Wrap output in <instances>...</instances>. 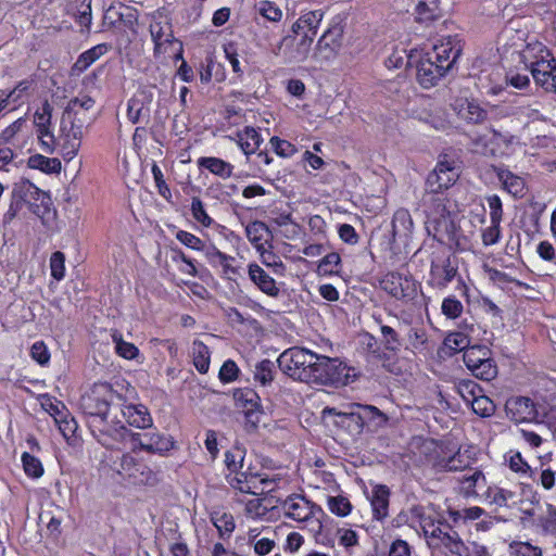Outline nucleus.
<instances>
[{"label":"nucleus","mask_w":556,"mask_h":556,"mask_svg":"<svg viewBox=\"0 0 556 556\" xmlns=\"http://www.w3.org/2000/svg\"><path fill=\"white\" fill-rule=\"evenodd\" d=\"M123 402L125 397L108 382L94 383L80 397L79 407L89 418L91 433L104 446H111L125 437L127 428L119 418Z\"/></svg>","instance_id":"f257e3e1"},{"label":"nucleus","mask_w":556,"mask_h":556,"mask_svg":"<svg viewBox=\"0 0 556 556\" xmlns=\"http://www.w3.org/2000/svg\"><path fill=\"white\" fill-rule=\"evenodd\" d=\"M313 352L293 346L282 352L277 358L279 369L294 380L305 382L307 376V368L313 361Z\"/></svg>","instance_id":"f03ea898"},{"label":"nucleus","mask_w":556,"mask_h":556,"mask_svg":"<svg viewBox=\"0 0 556 556\" xmlns=\"http://www.w3.org/2000/svg\"><path fill=\"white\" fill-rule=\"evenodd\" d=\"M323 12L319 10L309 11L303 14L293 25L292 33L299 39L296 43L298 56L303 60L307 56L317 29L323 18Z\"/></svg>","instance_id":"7ed1b4c3"},{"label":"nucleus","mask_w":556,"mask_h":556,"mask_svg":"<svg viewBox=\"0 0 556 556\" xmlns=\"http://www.w3.org/2000/svg\"><path fill=\"white\" fill-rule=\"evenodd\" d=\"M12 193L13 197L18 198L24 204H27L29 211L37 216L45 214L51 204L50 197L29 180L16 182Z\"/></svg>","instance_id":"20e7f679"},{"label":"nucleus","mask_w":556,"mask_h":556,"mask_svg":"<svg viewBox=\"0 0 556 556\" xmlns=\"http://www.w3.org/2000/svg\"><path fill=\"white\" fill-rule=\"evenodd\" d=\"M507 417L516 424L540 422L543 418L541 407L528 396H511L505 403Z\"/></svg>","instance_id":"39448f33"},{"label":"nucleus","mask_w":556,"mask_h":556,"mask_svg":"<svg viewBox=\"0 0 556 556\" xmlns=\"http://www.w3.org/2000/svg\"><path fill=\"white\" fill-rule=\"evenodd\" d=\"M232 397L236 406L243 409L247 424L256 429L263 414L258 394L250 388H239L233 390Z\"/></svg>","instance_id":"423d86ee"},{"label":"nucleus","mask_w":556,"mask_h":556,"mask_svg":"<svg viewBox=\"0 0 556 556\" xmlns=\"http://www.w3.org/2000/svg\"><path fill=\"white\" fill-rule=\"evenodd\" d=\"M117 472L135 484L153 485L157 482L156 475L147 465L138 463L130 454H124L121 457Z\"/></svg>","instance_id":"0eeeda50"},{"label":"nucleus","mask_w":556,"mask_h":556,"mask_svg":"<svg viewBox=\"0 0 556 556\" xmlns=\"http://www.w3.org/2000/svg\"><path fill=\"white\" fill-rule=\"evenodd\" d=\"M463 52V41L458 35L446 36L433 46L432 52H428L438 64L448 65V72L453 70Z\"/></svg>","instance_id":"6e6552de"},{"label":"nucleus","mask_w":556,"mask_h":556,"mask_svg":"<svg viewBox=\"0 0 556 556\" xmlns=\"http://www.w3.org/2000/svg\"><path fill=\"white\" fill-rule=\"evenodd\" d=\"M323 418L327 416L333 417L332 425L341 432L350 437H358L363 433V429L358 421V416L351 404L348 405L345 410H339L336 407H325L321 412Z\"/></svg>","instance_id":"1a4fd4ad"},{"label":"nucleus","mask_w":556,"mask_h":556,"mask_svg":"<svg viewBox=\"0 0 556 556\" xmlns=\"http://www.w3.org/2000/svg\"><path fill=\"white\" fill-rule=\"evenodd\" d=\"M432 530L424 527L425 535L432 541L438 540L452 554L463 556L466 547L457 531L453 530L448 523L439 522V526L431 523Z\"/></svg>","instance_id":"9d476101"},{"label":"nucleus","mask_w":556,"mask_h":556,"mask_svg":"<svg viewBox=\"0 0 556 556\" xmlns=\"http://www.w3.org/2000/svg\"><path fill=\"white\" fill-rule=\"evenodd\" d=\"M317 380L315 383L323 386H336L343 383L348 377L346 366L338 358H330L321 355L320 362L317 364Z\"/></svg>","instance_id":"9b49d317"},{"label":"nucleus","mask_w":556,"mask_h":556,"mask_svg":"<svg viewBox=\"0 0 556 556\" xmlns=\"http://www.w3.org/2000/svg\"><path fill=\"white\" fill-rule=\"evenodd\" d=\"M457 177L458 174L450 162L440 161L427 177V190L431 193H439L450 188L456 181Z\"/></svg>","instance_id":"f8f14e48"},{"label":"nucleus","mask_w":556,"mask_h":556,"mask_svg":"<svg viewBox=\"0 0 556 556\" xmlns=\"http://www.w3.org/2000/svg\"><path fill=\"white\" fill-rule=\"evenodd\" d=\"M448 73V65L438 64L428 53L417 64V80L424 88L435 86Z\"/></svg>","instance_id":"ddd939ff"},{"label":"nucleus","mask_w":556,"mask_h":556,"mask_svg":"<svg viewBox=\"0 0 556 556\" xmlns=\"http://www.w3.org/2000/svg\"><path fill=\"white\" fill-rule=\"evenodd\" d=\"M343 33V26L340 23L330 26L319 38L316 54L324 60L333 59L342 47Z\"/></svg>","instance_id":"4468645a"},{"label":"nucleus","mask_w":556,"mask_h":556,"mask_svg":"<svg viewBox=\"0 0 556 556\" xmlns=\"http://www.w3.org/2000/svg\"><path fill=\"white\" fill-rule=\"evenodd\" d=\"M282 509L287 517L296 521H305L315 513V510H321L318 505L307 501L304 496L296 494H292L283 501Z\"/></svg>","instance_id":"2eb2a0df"},{"label":"nucleus","mask_w":556,"mask_h":556,"mask_svg":"<svg viewBox=\"0 0 556 556\" xmlns=\"http://www.w3.org/2000/svg\"><path fill=\"white\" fill-rule=\"evenodd\" d=\"M119 418L124 421V426L128 424L131 427L146 429L151 427L152 417L148 408L142 404H126L123 402V406H119Z\"/></svg>","instance_id":"dca6fc26"},{"label":"nucleus","mask_w":556,"mask_h":556,"mask_svg":"<svg viewBox=\"0 0 556 556\" xmlns=\"http://www.w3.org/2000/svg\"><path fill=\"white\" fill-rule=\"evenodd\" d=\"M153 100L151 89L140 88L127 103V117L132 124H137L143 117H149V104Z\"/></svg>","instance_id":"f3484780"},{"label":"nucleus","mask_w":556,"mask_h":556,"mask_svg":"<svg viewBox=\"0 0 556 556\" xmlns=\"http://www.w3.org/2000/svg\"><path fill=\"white\" fill-rule=\"evenodd\" d=\"M112 14L116 15V20L111 21V27H117V23H119L125 28L136 34V26L138 24V11L135 8L124 5L122 3L118 4V8L111 5L104 15V18L111 20L113 17Z\"/></svg>","instance_id":"a211bd4d"},{"label":"nucleus","mask_w":556,"mask_h":556,"mask_svg":"<svg viewBox=\"0 0 556 556\" xmlns=\"http://www.w3.org/2000/svg\"><path fill=\"white\" fill-rule=\"evenodd\" d=\"M351 408L354 409L359 417L358 421L363 430L368 422H374L376 427H384L389 421V417L374 405L351 403Z\"/></svg>","instance_id":"6ab92c4d"},{"label":"nucleus","mask_w":556,"mask_h":556,"mask_svg":"<svg viewBox=\"0 0 556 556\" xmlns=\"http://www.w3.org/2000/svg\"><path fill=\"white\" fill-rule=\"evenodd\" d=\"M249 277L257 286V288L269 296L276 298L279 295V288L274 278H271L260 265H249Z\"/></svg>","instance_id":"aec40b11"},{"label":"nucleus","mask_w":556,"mask_h":556,"mask_svg":"<svg viewBox=\"0 0 556 556\" xmlns=\"http://www.w3.org/2000/svg\"><path fill=\"white\" fill-rule=\"evenodd\" d=\"M139 445L147 452L162 454L174 447V441L159 432H148L140 437Z\"/></svg>","instance_id":"412c9836"},{"label":"nucleus","mask_w":556,"mask_h":556,"mask_svg":"<svg viewBox=\"0 0 556 556\" xmlns=\"http://www.w3.org/2000/svg\"><path fill=\"white\" fill-rule=\"evenodd\" d=\"M390 490L387 485L378 484L372 490L371 507L374 518L382 520L388 516Z\"/></svg>","instance_id":"4be33fe9"},{"label":"nucleus","mask_w":556,"mask_h":556,"mask_svg":"<svg viewBox=\"0 0 556 556\" xmlns=\"http://www.w3.org/2000/svg\"><path fill=\"white\" fill-rule=\"evenodd\" d=\"M197 164L200 168H205L222 179H227L232 175L233 166L219 157L202 156L197 161Z\"/></svg>","instance_id":"5701e85b"},{"label":"nucleus","mask_w":556,"mask_h":556,"mask_svg":"<svg viewBox=\"0 0 556 556\" xmlns=\"http://www.w3.org/2000/svg\"><path fill=\"white\" fill-rule=\"evenodd\" d=\"M458 114L464 121L475 125L482 124L488 118V112L475 100H466L465 103L460 105Z\"/></svg>","instance_id":"b1692460"},{"label":"nucleus","mask_w":556,"mask_h":556,"mask_svg":"<svg viewBox=\"0 0 556 556\" xmlns=\"http://www.w3.org/2000/svg\"><path fill=\"white\" fill-rule=\"evenodd\" d=\"M485 498L491 505L497 507H511L516 504V493L500 486H489Z\"/></svg>","instance_id":"393cba45"},{"label":"nucleus","mask_w":556,"mask_h":556,"mask_svg":"<svg viewBox=\"0 0 556 556\" xmlns=\"http://www.w3.org/2000/svg\"><path fill=\"white\" fill-rule=\"evenodd\" d=\"M238 138L239 146L248 157L255 153L263 142L260 132L250 126H247L242 131L238 132Z\"/></svg>","instance_id":"a878e982"},{"label":"nucleus","mask_w":556,"mask_h":556,"mask_svg":"<svg viewBox=\"0 0 556 556\" xmlns=\"http://www.w3.org/2000/svg\"><path fill=\"white\" fill-rule=\"evenodd\" d=\"M416 22L429 24L437 21L442 16L439 0H431L430 2L420 1L416 5Z\"/></svg>","instance_id":"bb28decb"},{"label":"nucleus","mask_w":556,"mask_h":556,"mask_svg":"<svg viewBox=\"0 0 556 556\" xmlns=\"http://www.w3.org/2000/svg\"><path fill=\"white\" fill-rule=\"evenodd\" d=\"M27 165L46 174H59L62 168L61 161L56 157H47L41 154L29 156Z\"/></svg>","instance_id":"cd10ccee"},{"label":"nucleus","mask_w":556,"mask_h":556,"mask_svg":"<svg viewBox=\"0 0 556 556\" xmlns=\"http://www.w3.org/2000/svg\"><path fill=\"white\" fill-rule=\"evenodd\" d=\"M110 49V46L106 43H100L91 49L83 52L77 61L74 64V70L78 72L86 71L93 62H96L100 56L104 55Z\"/></svg>","instance_id":"c85d7f7f"},{"label":"nucleus","mask_w":556,"mask_h":556,"mask_svg":"<svg viewBox=\"0 0 556 556\" xmlns=\"http://www.w3.org/2000/svg\"><path fill=\"white\" fill-rule=\"evenodd\" d=\"M457 275V268L451 265L450 258L444 262L442 267L435 265L431 267V276L435 287L444 289Z\"/></svg>","instance_id":"c756f323"},{"label":"nucleus","mask_w":556,"mask_h":556,"mask_svg":"<svg viewBox=\"0 0 556 556\" xmlns=\"http://www.w3.org/2000/svg\"><path fill=\"white\" fill-rule=\"evenodd\" d=\"M497 177L504 188L515 197H522L525 191V181L521 177L513 174L508 169H500Z\"/></svg>","instance_id":"7c9ffc66"},{"label":"nucleus","mask_w":556,"mask_h":556,"mask_svg":"<svg viewBox=\"0 0 556 556\" xmlns=\"http://www.w3.org/2000/svg\"><path fill=\"white\" fill-rule=\"evenodd\" d=\"M150 33L154 42V52L162 53V47L165 43H172L174 36L168 25L153 23L150 25Z\"/></svg>","instance_id":"2f4dec72"},{"label":"nucleus","mask_w":556,"mask_h":556,"mask_svg":"<svg viewBox=\"0 0 556 556\" xmlns=\"http://www.w3.org/2000/svg\"><path fill=\"white\" fill-rule=\"evenodd\" d=\"M492 355L491 350L485 345H472L466 349L463 355L466 367L470 370L478 364L486 361Z\"/></svg>","instance_id":"473e14b6"},{"label":"nucleus","mask_w":556,"mask_h":556,"mask_svg":"<svg viewBox=\"0 0 556 556\" xmlns=\"http://www.w3.org/2000/svg\"><path fill=\"white\" fill-rule=\"evenodd\" d=\"M555 60H541L533 64L531 68V74L535 83L542 87H544L552 75V72L555 67Z\"/></svg>","instance_id":"72a5a7b5"},{"label":"nucleus","mask_w":556,"mask_h":556,"mask_svg":"<svg viewBox=\"0 0 556 556\" xmlns=\"http://www.w3.org/2000/svg\"><path fill=\"white\" fill-rule=\"evenodd\" d=\"M193 364L201 374H206L210 368V351L201 341H194L192 344Z\"/></svg>","instance_id":"f704fd0d"},{"label":"nucleus","mask_w":556,"mask_h":556,"mask_svg":"<svg viewBox=\"0 0 556 556\" xmlns=\"http://www.w3.org/2000/svg\"><path fill=\"white\" fill-rule=\"evenodd\" d=\"M483 270L488 275L489 279L501 289H505L507 283H515L516 286L521 288H529L527 283L510 277L504 271L492 268L488 264L483 265Z\"/></svg>","instance_id":"c9c22d12"},{"label":"nucleus","mask_w":556,"mask_h":556,"mask_svg":"<svg viewBox=\"0 0 556 556\" xmlns=\"http://www.w3.org/2000/svg\"><path fill=\"white\" fill-rule=\"evenodd\" d=\"M413 222L407 210H397L392 219L393 236H407Z\"/></svg>","instance_id":"e433bc0d"},{"label":"nucleus","mask_w":556,"mask_h":556,"mask_svg":"<svg viewBox=\"0 0 556 556\" xmlns=\"http://www.w3.org/2000/svg\"><path fill=\"white\" fill-rule=\"evenodd\" d=\"M418 286V282L412 277L402 275L396 300L404 302L413 301L417 296Z\"/></svg>","instance_id":"4c0bfd02"},{"label":"nucleus","mask_w":556,"mask_h":556,"mask_svg":"<svg viewBox=\"0 0 556 556\" xmlns=\"http://www.w3.org/2000/svg\"><path fill=\"white\" fill-rule=\"evenodd\" d=\"M469 404L473 413L481 417H490L495 413V405L493 401L482 392L479 393V395H477Z\"/></svg>","instance_id":"58836bf2"},{"label":"nucleus","mask_w":556,"mask_h":556,"mask_svg":"<svg viewBox=\"0 0 556 556\" xmlns=\"http://www.w3.org/2000/svg\"><path fill=\"white\" fill-rule=\"evenodd\" d=\"M472 375L481 380L491 381L497 376V366L492 356L480 364L477 367L470 369Z\"/></svg>","instance_id":"ea45409f"},{"label":"nucleus","mask_w":556,"mask_h":556,"mask_svg":"<svg viewBox=\"0 0 556 556\" xmlns=\"http://www.w3.org/2000/svg\"><path fill=\"white\" fill-rule=\"evenodd\" d=\"M236 476L228 477V483L233 488L239 490L242 493H249V494H256L253 489H256L257 485L251 483V480L249 479L248 471H242V469L237 470L235 472Z\"/></svg>","instance_id":"a19ab883"},{"label":"nucleus","mask_w":556,"mask_h":556,"mask_svg":"<svg viewBox=\"0 0 556 556\" xmlns=\"http://www.w3.org/2000/svg\"><path fill=\"white\" fill-rule=\"evenodd\" d=\"M275 363L269 359H263L255 366L254 378L256 381L266 386L274 380Z\"/></svg>","instance_id":"79ce46f5"},{"label":"nucleus","mask_w":556,"mask_h":556,"mask_svg":"<svg viewBox=\"0 0 556 556\" xmlns=\"http://www.w3.org/2000/svg\"><path fill=\"white\" fill-rule=\"evenodd\" d=\"M382 343L386 350L396 353L401 350L402 341L395 329L390 326H381Z\"/></svg>","instance_id":"37998d69"},{"label":"nucleus","mask_w":556,"mask_h":556,"mask_svg":"<svg viewBox=\"0 0 556 556\" xmlns=\"http://www.w3.org/2000/svg\"><path fill=\"white\" fill-rule=\"evenodd\" d=\"M444 344L454 352L463 351L469 348L470 338L467 332L455 331L451 332L445 339Z\"/></svg>","instance_id":"c03bdc74"},{"label":"nucleus","mask_w":556,"mask_h":556,"mask_svg":"<svg viewBox=\"0 0 556 556\" xmlns=\"http://www.w3.org/2000/svg\"><path fill=\"white\" fill-rule=\"evenodd\" d=\"M456 389L458 394L467 404L479 395V393L483 392L482 388L470 379L459 381Z\"/></svg>","instance_id":"a18cd8bd"},{"label":"nucleus","mask_w":556,"mask_h":556,"mask_svg":"<svg viewBox=\"0 0 556 556\" xmlns=\"http://www.w3.org/2000/svg\"><path fill=\"white\" fill-rule=\"evenodd\" d=\"M267 232H270L268 226L261 220H254L245 227V235L254 245H257L264 239V233Z\"/></svg>","instance_id":"49530a36"},{"label":"nucleus","mask_w":556,"mask_h":556,"mask_svg":"<svg viewBox=\"0 0 556 556\" xmlns=\"http://www.w3.org/2000/svg\"><path fill=\"white\" fill-rule=\"evenodd\" d=\"M22 463L25 473L28 477L40 478L43 475V467L41 462L37 457L30 455L29 453H23Z\"/></svg>","instance_id":"de8ad7c7"},{"label":"nucleus","mask_w":556,"mask_h":556,"mask_svg":"<svg viewBox=\"0 0 556 556\" xmlns=\"http://www.w3.org/2000/svg\"><path fill=\"white\" fill-rule=\"evenodd\" d=\"M328 506L331 513L340 517L348 516L352 509L350 501L342 495L329 496Z\"/></svg>","instance_id":"09e8293b"},{"label":"nucleus","mask_w":556,"mask_h":556,"mask_svg":"<svg viewBox=\"0 0 556 556\" xmlns=\"http://www.w3.org/2000/svg\"><path fill=\"white\" fill-rule=\"evenodd\" d=\"M61 121L70 126V129H74L79 132H84V128L87 125V118L85 112H63Z\"/></svg>","instance_id":"8fccbe9b"},{"label":"nucleus","mask_w":556,"mask_h":556,"mask_svg":"<svg viewBox=\"0 0 556 556\" xmlns=\"http://www.w3.org/2000/svg\"><path fill=\"white\" fill-rule=\"evenodd\" d=\"M402 274L396 271H390L386 274L380 280V287L392 298L396 299L399 286L401 285Z\"/></svg>","instance_id":"3c124183"},{"label":"nucleus","mask_w":556,"mask_h":556,"mask_svg":"<svg viewBox=\"0 0 556 556\" xmlns=\"http://www.w3.org/2000/svg\"><path fill=\"white\" fill-rule=\"evenodd\" d=\"M113 341L115 343V350L117 354L122 357L126 359H132L138 355L139 350L137 346H135L132 343L124 341L121 334L114 333Z\"/></svg>","instance_id":"603ef678"},{"label":"nucleus","mask_w":556,"mask_h":556,"mask_svg":"<svg viewBox=\"0 0 556 556\" xmlns=\"http://www.w3.org/2000/svg\"><path fill=\"white\" fill-rule=\"evenodd\" d=\"M341 257L338 253L331 252L323 257L318 265V271L324 275L337 274Z\"/></svg>","instance_id":"864d4df0"},{"label":"nucleus","mask_w":556,"mask_h":556,"mask_svg":"<svg viewBox=\"0 0 556 556\" xmlns=\"http://www.w3.org/2000/svg\"><path fill=\"white\" fill-rule=\"evenodd\" d=\"M243 460L244 451L239 447L225 453V464L230 472H237V470L243 469Z\"/></svg>","instance_id":"5fc2aeb1"},{"label":"nucleus","mask_w":556,"mask_h":556,"mask_svg":"<svg viewBox=\"0 0 556 556\" xmlns=\"http://www.w3.org/2000/svg\"><path fill=\"white\" fill-rule=\"evenodd\" d=\"M463 304L455 296H447L442 302V314L450 319H455L463 313Z\"/></svg>","instance_id":"6e6d98bb"},{"label":"nucleus","mask_w":556,"mask_h":556,"mask_svg":"<svg viewBox=\"0 0 556 556\" xmlns=\"http://www.w3.org/2000/svg\"><path fill=\"white\" fill-rule=\"evenodd\" d=\"M191 213L193 218L204 227H210L212 225L213 219L207 215L203 202L198 197L192 198Z\"/></svg>","instance_id":"4d7b16f0"},{"label":"nucleus","mask_w":556,"mask_h":556,"mask_svg":"<svg viewBox=\"0 0 556 556\" xmlns=\"http://www.w3.org/2000/svg\"><path fill=\"white\" fill-rule=\"evenodd\" d=\"M65 255L64 253L56 251L52 253L50 257V269H51V276L60 281L64 278L65 275Z\"/></svg>","instance_id":"13d9d810"},{"label":"nucleus","mask_w":556,"mask_h":556,"mask_svg":"<svg viewBox=\"0 0 556 556\" xmlns=\"http://www.w3.org/2000/svg\"><path fill=\"white\" fill-rule=\"evenodd\" d=\"M269 143L275 153L282 157H290L296 152V148L291 142L279 137H271Z\"/></svg>","instance_id":"bf43d9fd"},{"label":"nucleus","mask_w":556,"mask_h":556,"mask_svg":"<svg viewBox=\"0 0 556 556\" xmlns=\"http://www.w3.org/2000/svg\"><path fill=\"white\" fill-rule=\"evenodd\" d=\"M176 239L181 242L184 245L197 250V251H204L205 252V244L204 242L193 233H190L185 230H178L176 232Z\"/></svg>","instance_id":"052dcab7"},{"label":"nucleus","mask_w":556,"mask_h":556,"mask_svg":"<svg viewBox=\"0 0 556 556\" xmlns=\"http://www.w3.org/2000/svg\"><path fill=\"white\" fill-rule=\"evenodd\" d=\"M257 11L264 18L270 22H278L282 16L281 10L269 1L258 2Z\"/></svg>","instance_id":"680f3d73"},{"label":"nucleus","mask_w":556,"mask_h":556,"mask_svg":"<svg viewBox=\"0 0 556 556\" xmlns=\"http://www.w3.org/2000/svg\"><path fill=\"white\" fill-rule=\"evenodd\" d=\"M484 481V476L481 471L476 470L469 476H464L460 480L462 490L466 496H470L476 493L475 489L479 481Z\"/></svg>","instance_id":"e2e57ef3"},{"label":"nucleus","mask_w":556,"mask_h":556,"mask_svg":"<svg viewBox=\"0 0 556 556\" xmlns=\"http://www.w3.org/2000/svg\"><path fill=\"white\" fill-rule=\"evenodd\" d=\"M511 554L515 556H542V551L528 542H514L510 544Z\"/></svg>","instance_id":"0e129e2a"},{"label":"nucleus","mask_w":556,"mask_h":556,"mask_svg":"<svg viewBox=\"0 0 556 556\" xmlns=\"http://www.w3.org/2000/svg\"><path fill=\"white\" fill-rule=\"evenodd\" d=\"M239 368L232 359H227L220 367L218 378L224 383L235 381L239 375Z\"/></svg>","instance_id":"69168bd1"},{"label":"nucleus","mask_w":556,"mask_h":556,"mask_svg":"<svg viewBox=\"0 0 556 556\" xmlns=\"http://www.w3.org/2000/svg\"><path fill=\"white\" fill-rule=\"evenodd\" d=\"M93 105L94 100L89 96H85L83 98H74L70 100L64 112H84L92 109Z\"/></svg>","instance_id":"338daca9"},{"label":"nucleus","mask_w":556,"mask_h":556,"mask_svg":"<svg viewBox=\"0 0 556 556\" xmlns=\"http://www.w3.org/2000/svg\"><path fill=\"white\" fill-rule=\"evenodd\" d=\"M542 526L545 532L556 534V507L552 504L546 506V515L542 520Z\"/></svg>","instance_id":"774afa93"}]
</instances>
